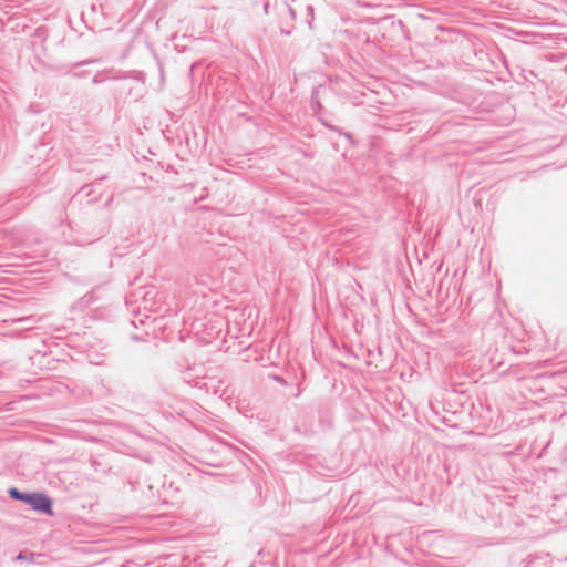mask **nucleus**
<instances>
[{
  "mask_svg": "<svg viewBox=\"0 0 567 567\" xmlns=\"http://www.w3.org/2000/svg\"><path fill=\"white\" fill-rule=\"evenodd\" d=\"M25 503L37 512L52 515V502L45 494L28 493Z\"/></svg>",
  "mask_w": 567,
  "mask_h": 567,
  "instance_id": "nucleus-1",
  "label": "nucleus"
},
{
  "mask_svg": "<svg viewBox=\"0 0 567 567\" xmlns=\"http://www.w3.org/2000/svg\"><path fill=\"white\" fill-rule=\"evenodd\" d=\"M9 494H10V496L12 498L18 499V501H22L24 503H25V498H27V495H28V493H22V492L18 491L17 488H11L9 491Z\"/></svg>",
  "mask_w": 567,
  "mask_h": 567,
  "instance_id": "nucleus-2",
  "label": "nucleus"
},
{
  "mask_svg": "<svg viewBox=\"0 0 567 567\" xmlns=\"http://www.w3.org/2000/svg\"><path fill=\"white\" fill-rule=\"evenodd\" d=\"M17 560H23L24 559V556L22 553H20L17 557H16Z\"/></svg>",
  "mask_w": 567,
  "mask_h": 567,
  "instance_id": "nucleus-3",
  "label": "nucleus"
}]
</instances>
